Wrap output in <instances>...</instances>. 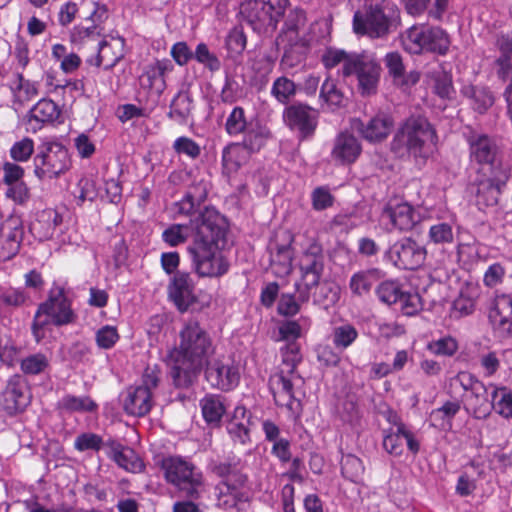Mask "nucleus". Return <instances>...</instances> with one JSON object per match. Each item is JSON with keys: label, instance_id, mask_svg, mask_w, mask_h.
<instances>
[{"label": "nucleus", "instance_id": "nucleus-4", "mask_svg": "<svg viewBox=\"0 0 512 512\" xmlns=\"http://www.w3.org/2000/svg\"><path fill=\"white\" fill-rule=\"evenodd\" d=\"M76 317L64 288L53 285L48 298L38 306L34 316L32 333L36 342L45 338L50 325H69L75 322Z\"/></svg>", "mask_w": 512, "mask_h": 512}, {"label": "nucleus", "instance_id": "nucleus-7", "mask_svg": "<svg viewBox=\"0 0 512 512\" xmlns=\"http://www.w3.org/2000/svg\"><path fill=\"white\" fill-rule=\"evenodd\" d=\"M288 0H244L240 13L254 31H273L283 18Z\"/></svg>", "mask_w": 512, "mask_h": 512}, {"label": "nucleus", "instance_id": "nucleus-34", "mask_svg": "<svg viewBox=\"0 0 512 512\" xmlns=\"http://www.w3.org/2000/svg\"><path fill=\"white\" fill-rule=\"evenodd\" d=\"M470 156L480 165H493L495 145L486 135H474L470 138Z\"/></svg>", "mask_w": 512, "mask_h": 512}, {"label": "nucleus", "instance_id": "nucleus-56", "mask_svg": "<svg viewBox=\"0 0 512 512\" xmlns=\"http://www.w3.org/2000/svg\"><path fill=\"white\" fill-rule=\"evenodd\" d=\"M9 153L14 161L27 162L34 153V141L29 137H23L11 146Z\"/></svg>", "mask_w": 512, "mask_h": 512}, {"label": "nucleus", "instance_id": "nucleus-62", "mask_svg": "<svg viewBox=\"0 0 512 512\" xmlns=\"http://www.w3.org/2000/svg\"><path fill=\"white\" fill-rule=\"evenodd\" d=\"M49 361L44 354L29 355L21 361V370L25 374H39L48 367Z\"/></svg>", "mask_w": 512, "mask_h": 512}, {"label": "nucleus", "instance_id": "nucleus-13", "mask_svg": "<svg viewBox=\"0 0 512 512\" xmlns=\"http://www.w3.org/2000/svg\"><path fill=\"white\" fill-rule=\"evenodd\" d=\"M380 222L385 225L389 231L411 230L418 222V216L415 209L408 202L402 200L390 201L384 208Z\"/></svg>", "mask_w": 512, "mask_h": 512}, {"label": "nucleus", "instance_id": "nucleus-29", "mask_svg": "<svg viewBox=\"0 0 512 512\" xmlns=\"http://www.w3.org/2000/svg\"><path fill=\"white\" fill-rule=\"evenodd\" d=\"M123 407L129 415L144 416L152 407V394L148 388L130 387L123 399Z\"/></svg>", "mask_w": 512, "mask_h": 512}, {"label": "nucleus", "instance_id": "nucleus-20", "mask_svg": "<svg viewBox=\"0 0 512 512\" xmlns=\"http://www.w3.org/2000/svg\"><path fill=\"white\" fill-rule=\"evenodd\" d=\"M361 151V144L353 134L341 132L334 140L331 158L337 164L349 165L358 159Z\"/></svg>", "mask_w": 512, "mask_h": 512}, {"label": "nucleus", "instance_id": "nucleus-24", "mask_svg": "<svg viewBox=\"0 0 512 512\" xmlns=\"http://www.w3.org/2000/svg\"><path fill=\"white\" fill-rule=\"evenodd\" d=\"M286 124L295 131H298L302 137L311 135L316 128L315 112L302 105L290 106L284 112Z\"/></svg>", "mask_w": 512, "mask_h": 512}, {"label": "nucleus", "instance_id": "nucleus-32", "mask_svg": "<svg viewBox=\"0 0 512 512\" xmlns=\"http://www.w3.org/2000/svg\"><path fill=\"white\" fill-rule=\"evenodd\" d=\"M249 151L238 143L226 146L222 151V171L228 178L233 177L249 159Z\"/></svg>", "mask_w": 512, "mask_h": 512}, {"label": "nucleus", "instance_id": "nucleus-44", "mask_svg": "<svg viewBox=\"0 0 512 512\" xmlns=\"http://www.w3.org/2000/svg\"><path fill=\"white\" fill-rule=\"evenodd\" d=\"M202 213L203 211L194 216V218L191 219L189 226L182 224H173L166 228L162 233L163 241L170 247H176L186 242L190 232L195 233V230L192 227L193 220L197 219Z\"/></svg>", "mask_w": 512, "mask_h": 512}, {"label": "nucleus", "instance_id": "nucleus-5", "mask_svg": "<svg viewBox=\"0 0 512 512\" xmlns=\"http://www.w3.org/2000/svg\"><path fill=\"white\" fill-rule=\"evenodd\" d=\"M396 15L397 7L390 0H370L364 10L355 12L353 30L358 35L381 38L388 34Z\"/></svg>", "mask_w": 512, "mask_h": 512}, {"label": "nucleus", "instance_id": "nucleus-38", "mask_svg": "<svg viewBox=\"0 0 512 512\" xmlns=\"http://www.w3.org/2000/svg\"><path fill=\"white\" fill-rule=\"evenodd\" d=\"M427 35L425 34V25L412 26L402 35V45L407 52L412 54L425 52Z\"/></svg>", "mask_w": 512, "mask_h": 512}, {"label": "nucleus", "instance_id": "nucleus-48", "mask_svg": "<svg viewBox=\"0 0 512 512\" xmlns=\"http://www.w3.org/2000/svg\"><path fill=\"white\" fill-rule=\"evenodd\" d=\"M462 94L473 101V107L479 112H483L493 104V96L482 87L467 85L462 88Z\"/></svg>", "mask_w": 512, "mask_h": 512}, {"label": "nucleus", "instance_id": "nucleus-1", "mask_svg": "<svg viewBox=\"0 0 512 512\" xmlns=\"http://www.w3.org/2000/svg\"><path fill=\"white\" fill-rule=\"evenodd\" d=\"M212 352V341L207 331L197 321L186 322L167 355L174 384L178 387L190 385Z\"/></svg>", "mask_w": 512, "mask_h": 512}, {"label": "nucleus", "instance_id": "nucleus-33", "mask_svg": "<svg viewBox=\"0 0 512 512\" xmlns=\"http://www.w3.org/2000/svg\"><path fill=\"white\" fill-rule=\"evenodd\" d=\"M107 454L119 467L126 471L137 473L142 471L144 467L142 460L134 450L119 443H111Z\"/></svg>", "mask_w": 512, "mask_h": 512}, {"label": "nucleus", "instance_id": "nucleus-16", "mask_svg": "<svg viewBox=\"0 0 512 512\" xmlns=\"http://www.w3.org/2000/svg\"><path fill=\"white\" fill-rule=\"evenodd\" d=\"M394 428L385 432L383 438L384 449L392 455L400 456L403 453V439L406 441L410 452L417 454L420 443L407 427L400 421L398 415H394Z\"/></svg>", "mask_w": 512, "mask_h": 512}, {"label": "nucleus", "instance_id": "nucleus-8", "mask_svg": "<svg viewBox=\"0 0 512 512\" xmlns=\"http://www.w3.org/2000/svg\"><path fill=\"white\" fill-rule=\"evenodd\" d=\"M166 480L191 498H198L204 491L202 474L192 464L180 457L163 460Z\"/></svg>", "mask_w": 512, "mask_h": 512}, {"label": "nucleus", "instance_id": "nucleus-14", "mask_svg": "<svg viewBox=\"0 0 512 512\" xmlns=\"http://www.w3.org/2000/svg\"><path fill=\"white\" fill-rule=\"evenodd\" d=\"M426 254L425 247L411 238H405L395 243L389 251V256L396 266L411 270L420 267L424 263Z\"/></svg>", "mask_w": 512, "mask_h": 512}, {"label": "nucleus", "instance_id": "nucleus-3", "mask_svg": "<svg viewBox=\"0 0 512 512\" xmlns=\"http://www.w3.org/2000/svg\"><path fill=\"white\" fill-rule=\"evenodd\" d=\"M437 149L434 127L423 117L407 119L397 130L391 142V150L397 157L412 156L417 162H425Z\"/></svg>", "mask_w": 512, "mask_h": 512}, {"label": "nucleus", "instance_id": "nucleus-50", "mask_svg": "<svg viewBox=\"0 0 512 512\" xmlns=\"http://www.w3.org/2000/svg\"><path fill=\"white\" fill-rule=\"evenodd\" d=\"M61 409L68 412H92L97 408L96 403L88 396L66 395L60 402Z\"/></svg>", "mask_w": 512, "mask_h": 512}, {"label": "nucleus", "instance_id": "nucleus-35", "mask_svg": "<svg viewBox=\"0 0 512 512\" xmlns=\"http://www.w3.org/2000/svg\"><path fill=\"white\" fill-rule=\"evenodd\" d=\"M489 387L492 388V409L504 418H512V389L495 384Z\"/></svg>", "mask_w": 512, "mask_h": 512}, {"label": "nucleus", "instance_id": "nucleus-45", "mask_svg": "<svg viewBox=\"0 0 512 512\" xmlns=\"http://www.w3.org/2000/svg\"><path fill=\"white\" fill-rule=\"evenodd\" d=\"M30 300L22 288L0 285V308H18Z\"/></svg>", "mask_w": 512, "mask_h": 512}, {"label": "nucleus", "instance_id": "nucleus-41", "mask_svg": "<svg viewBox=\"0 0 512 512\" xmlns=\"http://www.w3.org/2000/svg\"><path fill=\"white\" fill-rule=\"evenodd\" d=\"M425 34H428L425 42V52H434L445 54L450 46V38L448 34L439 27L425 26Z\"/></svg>", "mask_w": 512, "mask_h": 512}, {"label": "nucleus", "instance_id": "nucleus-15", "mask_svg": "<svg viewBox=\"0 0 512 512\" xmlns=\"http://www.w3.org/2000/svg\"><path fill=\"white\" fill-rule=\"evenodd\" d=\"M206 379L212 387L228 391L238 385L240 374L230 359H215L208 364Z\"/></svg>", "mask_w": 512, "mask_h": 512}, {"label": "nucleus", "instance_id": "nucleus-64", "mask_svg": "<svg viewBox=\"0 0 512 512\" xmlns=\"http://www.w3.org/2000/svg\"><path fill=\"white\" fill-rule=\"evenodd\" d=\"M226 47L231 55H240L246 48V36L241 28L232 29L226 38Z\"/></svg>", "mask_w": 512, "mask_h": 512}, {"label": "nucleus", "instance_id": "nucleus-59", "mask_svg": "<svg viewBox=\"0 0 512 512\" xmlns=\"http://www.w3.org/2000/svg\"><path fill=\"white\" fill-rule=\"evenodd\" d=\"M271 93L279 102L286 103L295 94V84L287 77H279L274 81Z\"/></svg>", "mask_w": 512, "mask_h": 512}, {"label": "nucleus", "instance_id": "nucleus-9", "mask_svg": "<svg viewBox=\"0 0 512 512\" xmlns=\"http://www.w3.org/2000/svg\"><path fill=\"white\" fill-rule=\"evenodd\" d=\"M34 166V173L39 179L57 177L70 167L68 150L57 141L46 140L39 147Z\"/></svg>", "mask_w": 512, "mask_h": 512}, {"label": "nucleus", "instance_id": "nucleus-58", "mask_svg": "<svg viewBox=\"0 0 512 512\" xmlns=\"http://www.w3.org/2000/svg\"><path fill=\"white\" fill-rule=\"evenodd\" d=\"M120 336L115 326L105 325L95 333V341L100 349H111L118 342Z\"/></svg>", "mask_w": 512, "mask_h": 512}, {"label": "nucleus", "instance_id": "nucleus-37", "mask_svg": "<svg viewBox=\"0 0 512 512\" xmlns=\"http://www.w3.org/2000/svg\"><path fill=\"white\" fill-rule=\"evenodd\" d=\"M249 68L255 82H266L275 66V58L265 52H259L249 60Z\"/></svg>", "mask_w": 512, "mask_h": 512}, {"label": "nucleus", "instance_id": "nucleus-30", "mask_svg": "<svg viewBox=\"0 0 512 512\" xmlns=\"http://www.w3.org/2000/svg\"><path fill=\"white\" fill-rule=\"evenodd\" d=\"M492 388L486 387L482 382L475 384L468 394L465 395V407L475 418L486 417L492 408L487 398L488 391Z\"/></svg>", "mask_w": 512, "mask_h": 512}, {"label": "nucleus", "instance_id": "nucleus-40", "mask_svg": "<svg viewBox=\"0 0 512 512\" xmlns=\"http://www.w3.org/2000/svg\"><path fill=\"white\" fill-rule=\"evenodd\" d=\"M455 219L452 217L449 221L437 222L430 226L428 230V241L435 245L451 244L454 241Z\"/></svg>", "mask_w": 512, "mask_h": 512}, {"label": "nucleus", "instance_id": "nucleus-51", "mask_svg": "<svg viewBox=\"0 0 512 512\" xmlns=\"http://www.w3.org/2000/svg\"><path fill=\"white\" fill-rule=\"evenodd\" d=\"M375 281V271H359L352 275L349 286L353 294L361 296L370 291Z\"/></svg>", "mask_w": 512, "mask_h": 512}, {"label": "nucleus", "instance_id": "nucleus-2", "mask_svg": "<svg viewBox=\"0 0 512 512\" xmlns=\"http://www.w3.org/2000/svg\"><path fill=\"white\" fill-rule=\"evenodd\" d=\"M222 223L221 215L209 207L192 222L195 239L189 252L195 271L201 277H220L229 269V263L220 249V242L225 236Z\"/></svg>", "mask_w": 512, "mask_h": 512}, {"label": "nucleus", "instance_id": "nucleus-12", "mask_svg": "<svg viewBox=\"0 0 512 512\" xmlns=\"http://www.w3.org/2000/svg\"><path fill=\"white\" fill-rule=\"evenodd\" d=\"M380 73L381 67L374 55L366 52L357 55L354 65H352L351 75H356L358 89L362 95L368 96L376 93Z\"/></svg>", "mask_w": 512, "mask_h": 512}, {"label": "nucleus", "instance_id": "nucleus-52", "mask_svg": "<svg viewBox=\"0 0 512 512\" xmlns=\"http://www.w3.org/2000/svg\"><path fill=\"white\" fill-rule=\"evenodd\" d=\"M320 97L331 110L341 107L345 101L342 92L331 79H326L323 83Z\"/></svg>", "mask_w": 512, "mask_h": 512}, {"label": "nucleus", "instance_id": "nucleus-27", "mask_svg": "<svg viewBox=\"0 0 512 512\" xmlns=\"http://www.w3.org/2000/svg\"><path fill=\"white\" fill-rule=\"evenodd\" d=\"M226 429L235 444L247 445L251 442L250 414L244 406L235 407Z\"/></svg>", "mask_w": 512, "mask_h": 512}, {"label": "nucleus", "instance_id": "nucleus-36", "mask_svg": "<svg viewBox=\"0 0 512 512\" xmlns=\"http://www.w3.org/2000/svg\"><path fill=\"white\" fill-rule=\"evenodd\" d=\"M357 55L358 53H346L343 50L331 48L325 52L322 60L325 67L328 69L341 65L342 74L344 76H350L352 65H354Z\"/></svg>", "mask_w": 512, "mask_h": 512}, {"label": "nucleus", "instance_id": "nucleus-28", "mask_svg": "<svg viewBox=\"0 0 512 512\" xmlns=\"http://www.w3.org/2000/svg\"><path fill=\"white\" fill-rule=\"evenodd\" d=\"M489 320L495 329L508 332L512 327V298L507 294L495 296L490 310Z\"/></svg>", "mask_w": 512, "mask_h": 512}, {"label": "nucleus", "instance_id": "nucleus-39", "mask_svg": "<svg viewBox=\"0 0 512 512\" xmlns=\"http://www.w3.org/2000/svg\"><path fill=\"white\" fill-rule=\"evenodd\" d=\"M460 403L458 401H447L441 407L431 412L430 419L433 426L440 429H450L453 417L459 412Z\"/></svg>", "mask_w": 512, "mask_h": 512}, {"label": "nucleus", "instance_id": "nucleus-57", "mask_svg": "<svg viewBox=\"0 0 512 512\" xmlns=\"http://www.w3.org/2000/svg\"><path fill=\"white\" fill-rule=\"evenodd\" d=\"M396 305L406 316H413L422 309L421 298L416 292L403 291Z\"/></svg>", "mask_w": 512, "mask_h": 512}, {"label": "nucleus", "instance_id": "nucleus-47", "mask_svg": "<svg viewBox=\"0 0 512 512\" xmlns=\"http://www.w3.org/2000/svg\"><path fill=\"white\" fill-rule=\"evenodd\" d=\"M270 138V131L267 127L262 125H256L255 127H251L245 134L243 144L249 154L251 152L259 151L263 146H265L266 142Z\"/></svg>", "mask_w": 512, "mask_h": 512}, {"label": "nucleus", "instance_id": "nucleus-10", "mask_svg": "<svg viewBox=\"0 0 512 512\" xmlns=\"http://www.w3.org/2000/svg\"><path fill=\"white\" fill-rule=\"evenodd\" d=\"M298 268L300 279L295 283L296 290L299 298L302 301H307L310 290L318 286L324 271V258L318 244H311L301 254L298 260Z\"/></svg>", "mask_w": 512, "mask_h": 512}, {"label": "nucleus", "instance_id": "nucleus-42", "mask_svg": "<svg viewBox=\"0 0 512 512\" xmlns=\"http://www.w3.org/2000/svg\"><path fill=\"white\" fill-rule=\"evenodd\" d=\"M200 405L203 417L209 424H218L226 411L221 397L216 395L205 396Z\"/></svg>", "mask_w": 512, "mask_h": 512}, {"label": "nucleus", "instance_id": "nucleus-18", "mask_svg": "<svg viewBox=\"0 0 512 512\" xmlns=\"http://www.w3.org/2000/svg\"><path fill=\"white\" fill-rule=\"evenodd\" d=\"M30 403V394L24 380L19 375L12 376L3 393L2 408L8 415L24 411Z\"/></svg>", "mask_w": 512, "mask_h": 512}, {"label": "nucleus", "instance_id": "nucleus-25", "mask_svg": "<svg viewBox=\"0 0 512 512\" xmlns=\"http://www.w3.org/2000/svg\"><path fill=\"white\" fill-rule=\"evenodd\" d=\"M486 167L490 173L487 178L479 181V195H481L482 189H488V196L484 197V202L488 205H495L501 187H503L509 179V170L495 161H493V165Z\"/></svg>", "mask_w": 512, "mask_h": 512}, {"label": "nucleus", "instance_id": "nucleus-26", "mask_svg": "<svg viewBox=\"0 0 512 512\" xmlns=\"http://www.w3.org/2000/svg\"><path fill=\"white\" fill-rule=\"evenodd\" d=\"M59 116L58 106L50 99L39 100L26 117V130L37 132L42 125L56 120Z\"/></svg>", "mask_w": 512, "mask_h": 512}, {"label": "nucleus", "instance_id": "nucleus-23", "mask_svg": "<svg viewBox=\"0 0 512 512\" xmlns=\"http://www.w3.org/2000/svg\"><path fill=\"white\" fill-rule=\"evenodd\" d=\"M168 294L177 308L184 312L195 301L194 283L187 273H177L168 286Z\"/></svg>", "mask_w": 512, "mask_h": 512}, {"label": "nucleus", "instance_id": "nucleus-43", "mask_svg": "<svg viewBox=\"0 0 512 512\" xmlns=\"http://www.w3.org/2000/svg\"><path fill=\"white\" fill-rule=\"evenodd\" d=\"M272 273L279 278L287 277L292 271V250L289 246H281L271 255Z\"/></svg>", "mask_w": 512, "mask_h": 512}, {"label": "nucleus", "instance_id": "nucleus-60", "mask_svg": "<svg viewBox=\"0 0 512 512\" xmlns=\"http://www.w3.org/2000/svg\"><path fill=\"white\" fill-rule=\"evenodd\" d=\"M357 336L358 332L353 326L341 325L334 330L333 343L337 348L345 349L356 340Z\"/></svg>", "mask_w": 512, "mask_h": 512}, {"label": "nucleus", "instance_id": "nucleus-55", "mask_svg": "<svg viewBox=\"0 0 512 512\" xmlns=\"http://www.w3.org/2000/svg\"><path fill=\"white\" fill-rule=\"evenodd\" d=\"M427 350L437 356H452L458 350V343L454 338L446 336L429 342Z\"/></svg>", "mask_w": 512, "mask_h": 512}, {"label": "nucleus", "instance_id": "nucleus-19", "mask_svg": "<svg viewBox=\"0 0 512 512\" xmlns=\"http://www.w3.org/2000/svg\"><path fill=\"white\" fill-rule=\"evenodd\" d=\"M22 238L21 221L17 217L5 220L0 228V261L11 259L17 252Z\"/></svg>", "mask_w": 512, "mask_h": 512}, {"label": "nucleus", "instance_id": "nucleus-11", "mask_svg": "<svg viewBox=\"0 0 512 512\" xmlns=\"http://www.w3.org/2000/svg\"><path fill=\"white\" fill-rule=\"evenodd\" d=\"M81 12L85 23L77 25L71 31V42L77 45L96 40L104 31L103 23L108 18L106 6L94 0H82Z\"/></svg>", "mask_w": 512, "mask_h": 512}, {"label": "nucleus", "instance_id": "nucleus-22", "mask_svg": "<svg viewBox=\"0 0 512 512\" xmlns=\"http://www.w3.org/2000/svg\"><path fill=\"white\" fill-rule=\"evenodd\" d=\"M393 120L386 114H377L363 123L359 120L353 123V128L358 131L362 137L371 143L385 140L391 132Z\"/></svg>", "mask_w": 512, "mask_h": 512}, {"label": "nucleus", "instance_id": "nucleus-61", "mask_svg": "<svg viewBox=\"0 0 512 512\" xmlns=\"http://www.w3.org/2000/svg\"><path fill=\"white\" fill-rule=\"evenodd\" d=\"M362 461L354 455H346L342 458V474L347 479L356 482L363 474Z\"/></svg>", "mask_w": 512, "mask_h": 512}, {"label": "nucleus", "instance_id": "nucleus-6", "mask_svg": "<svg viewBox=\"0 0 512 512\" xmlns=\"http://www.w3.org/2000/svg\"><path fill=\"white\" fill-rule=\"evenodd\" d=\"M282 364L279 369L270 376L269 390L278 406L286 407L290 411L295 410L296 401L293 395V381L295 368L300 361L299 347L295 343L288 344L281 351Z\"/></svg>", "mask_w": 512, "mask_h": 512}, {"label": "nucleus", "instance_id": "nucleus-53", "mask_svg": "<svg viewBox=\"0 0 512 512\" xmlns=\"http://www.w3.org/2000/svg\"><path fill=\"white\" fill-rule=\"evenodd\" d=\"M479 382L471 373L461 371L450 379L449 390L454 395H460L462 392L466 395Z\"/></svg>", "mask_w": 512, "mask_h": 512}, {"label": "nucleus", "instance_id": "nucleus-54", "mask_svg": "<svg viewBox=\"0 0 512 512\" xmlns=\"http://www.w3.org/2000/svg\"><path fill=\"white\" fill-rule=\"evenodd\" d=\"M403 291L398 282L385 281L378 286L376 293L381 302L387 305H396Z\"/></svg>", "mask_w": 512, "mask_h": 512}, {"label": "nucleus", "instance_id": "nucleus-31", "mask_svg": "<svg viewBox=\"0 0 512 512\" xmlns=\"http://www.w3.org/2000/svg\"><path fill=\"white\" fill-rule=\"evenodd\" d=\"M385 65L396 85L408 88L419 81V73L416 71L405 72L402 57L397 52H390L385 56Z\"/></svg>", "mask_w": 512, "mask_h": 512}, {"label": "nucleus", "instance_id": "nucleus-46", "mask_svg": "<svg viewBox=\"0 0 512 512\" xmlns=\"http://www.w3.org/2000/svg\"><path fill=\"white\" fill-rule=\"evenodd\" d=\"M10 88L17 100L20 102L30 101L38 95L36 82L25 79L17 74L10 84Z\"/></svg>", "mask_w": 512, "mask_h": 512}, {"label": "nucleus", "instance_id": "nucleus-17", "mask_svg": "<svg viewBox=\"0 0 512 512\" xmlns=\"http://www.w3.org/2000/svg\"><path fill=\"white\" fill-rule=\"evenodd\" d=\"M250 498L246 477L240 473H230L220 488V503L226 508H240Z\"/></svg>", "mask_w": 512, "mask_h": 512}, {"label": "nucleus", "instance_id": "nucleus-49", "mask_svg": "<svg viewBox=\"0 0 512 512\" xmlns=\"http://www.w3.org/2000/svg\"><path fill=\"white\" fill-rule=\"evenodd\" d=\"M193 109L192 99L186 92H179L173 99L169 116L177 122H184Z\"/></svg>", "mask_w": 512, "mask_h": 512}, {"label": "nucleus", "instance_id": "nucleus-21", "mask_svg": "<svg viewBox=\"0 0 512 512\" xmlns=\"http://www.w3.org/2000/svg\"><path fill=\"white\" fill-rule=\"evenodd\" d=\"M124 39L120 36L104 38L99 43L98 55L89 59L88 63L97 67L103 65L104 69L113 68L124 56Z\"/></svg>", "mask_w": 512, "mask_h": 512}, {"label": "nucleus", "instance_id": "nucleus-63", "mask_svg": "<svg viewBox=\"0 0 512 512\" xmlns=\"http://www.w3.org/2000/svg\"><path fill=\"white\" fill-rule=\"evenodd\" d=\"M457 256L459 262L464 265L475 263L480 257V245L476 241L459 243L457 245Z\"/></svg>", "mask_w": 512, "mask_h": 512}]
</instances>
